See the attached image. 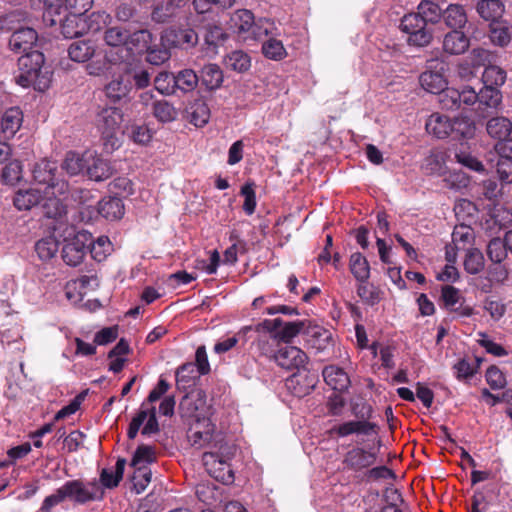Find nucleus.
Here are the masks:
<instances>
[{
	"instance_id": "f257e3e1",
	"label": "nucleus",
	"mask_w": 512,
	"mask_h": 512,
	"mask_svg": "<svg viewBox=\"0 0 512 512\" xmlns=\"http://www.w3.org/2000/svg\"><path fill=\"white\" fill-rule=\"evenodd\" d=\"M44 61L43 53L37 50L22 55L18 59L17 84L24 88L32 86L42 92L47 90L51 83L52 72L48 67H44Z\"/></svg>"
},
{
	"instance_id": "f03ea898",
	"label": "nucleus",
	"mask_w": 512,
	"mask_h": 512,
	"mask_svg": "<svg viewBox=\"0 0 512 512\" xmlns=\"http://www.w3.org/2000/svg\"><path fill=\"white\" fill-rule=\"evenodd\" d=\"M13 204L19 211H28L41 205L45 217L60 220L66 214V207L58 197L46 194L41 188L19 189L13 198Z\"/></svg>"
},
{
	"instance_id": "7ed1b4c3",
	"label": "nucleus",
	"mask_w": 512,
	"mask_h": 512,
	"mask_svg": "<svg viewBox=\"0 0 512 512\" xmlns=\"http://www.w3.org/2000/svg\"><path fill=\"white\" fill-rule=\"evenodd\" d=\"M62 224L55 227L54 231L63 238L62 258L69 266H77L84 260L91 244V233L81 230L76 231L74 226Z\"/></svg>"
},
{
	"instance_id": "20e7f679",
	"label": "nucleus",
	"mask_w": 512,
	"mask_h": 512,
	"mask_svg": "<svg viewBox=\"0 0 512 512\" xmlns=\"http://www.w3.org/2000/svg\"><path fill=\"white\" fill-rule=\"evenodd\" d=\"M235 452V446L227 443L221 444L217 450L205 452L202 461L209 475L223 484L233 483L234 472L230 461Z\"/></svg>"
},
{
	"instance_id": "39448f33",
	"label": "nucleus",
	"mask_w": 512,
	"mask_h": 512,
	"mask_svg": "<svg viewBox=\"0 0 512 512\" xmlns=\"http://www.w3.org/2000/svg\"><path fill=\"white\" fill-rule=\"evenodd\" d=\"M180 410L183 416L194 419L188 432L192 445L203 447L209 443L214 432V425L209 418L201 416L196 402L192 398L185 396L180 402Z\"/></svg>"
},
{
	"instance_id": "423d86ee",
	"label": "nucleus",
	"mask_w": 512,
	"mask_h": 512,
	"mask_svg": "<svg viewBox=\"0 0 512 512\" xmlns=\"http://www.w3.org/2000/svg\"><path fill=\"white\" fill-rule=\"evenodd\" d=\"M93 0H30L33 9L43 11V21L49 25L57 24V16L68 11L69 14L85 15Z\"/></svg>"
},
{
	"instance_id": "0eeeda50",
	"label": "nucleus",
	"mask_w": 512,
	"mask_h": 512,
	"mask_svg": "<svg viewBox=\"0 0 512 512\" xmlns=\"http://www.w3.org/2000/svg\"><path fill=\"white\" fill-rule=\"evenodd\" d=\"M98 46L95 41L81 39L73 41L68 49L70 60L76 63H87L86 72L90 76H101L108 69V58L94 59L97 55Z\"/></svg>"
},
{
	"instance_id": "6e6552de",
	"label": "nucleus",
	"mask_w": 512,
	"mask_h": 512,
	"mask_svg": "<svg viewBox=\"0 0 512 512\" xmlns=\"http://www.w3.org/2000/svg\"><path fill=\"white\" fill-rule=\"evenodd\" d=\"M56 162L42 159L32 168V177L36 185L43 186V191L52 197L65 196L69 192V184L57 175Z\"/></svg>"
},
{
	"instance_id": "1a4fd4ad",
	"label": "nucleus",
	"mask_w": 512,
	"mask_h": 512,
	"mask_svg": "<svg viewBox=\"0 0 512 512\" xmlns=\"http://www.w3.org/2000/svg\"><path fill=\"white\" fill-rule=\"evenodd\" d=\"M79 199L83 205L81 214H87V220L93 219L100 214L107 220H118L124 215L125 208L123 201L118 197L103 199L102 201H94V197L89 190L79 191Z\"/></svg>"
},
{
	"instance_id": "9d476101",
	"label": "nucleus",
	"mask_w": 512,
	"mask_h": 512,
	"mask_svg": "<svg viewBox=\"0 0 512 512\" xmlns=\"http://www.w3.org/2000/svg\"><path fill=\"white\" fill-rule=\"evenodd\" d=\"M57 23H60L61 33L65 38L79 37L89 31L96 32L101 27L100 24H106L110 15L106 12L92 13L88 18L85 15L67 14L64 19L57 16Z\"/></svg>"
},
{
	"instance_id": "9b49d317",
	"label": "nucleus",
	"mask_w": 512,
	"mask_h": 512,
	"mask_svg": "<svg viewBox=\"0 0 512 512\" xmlns=\"http://www.w3.org/2000/svg\"><path fill=\"white\" fill-rule=\"evenodd\" d=\"M123 121V113L117 107H104L97 115V125L102 134L106 137L104 149L106 152H112L119 148L120 141L115 137L116 131L120 128Z\"/></svg>"
},
{
	"instance_id": "f8f14e48",
	"label": "nucleus",
	"mask_w": 512,
	"mask_h": 512,
	"mask_svg": "<svg viewBox=\"0 0 512 512\" xmlns=\"http://www.w3.org/2000/svg\"><path fill=\"white\" fill-rule=\"evenodd\" d=\"M61 488L65 499L77 504L100 500L103 497V489L96 480L89 482L70 480L65 482Z\"/></svg>"
},
{
	"instance_id": "ddd939ff",
	"label": "nucleus",
	"mask_w": 512,
	"mask_h": 512,
	"mask_svg": "<svg viewBox=\"0 0 512 512\" xmlns=\"http://www.w3.org/2000/svg\"><path fill=\"white\" fill-rule=\"evenodd\" d=\"M427 23L417 13L405 15L400 22V29L408 35V42L412 45L423 47L432 40V32L427 29Z\"/></svg>"
},
{
	"instance_id": "4468645a",
	"label": "nucleus",
	"mask_w": 512,
	"mask_h": 512,
	"mask_svg": "<svg viewBox=\"0 0 512 512\" xmlns=\"http://www.w3.org/2000/svg\"><path fill=\"white\" fill-rule=\"evenodd\" d=\"M447 68L442 61L433 60L429 63L428 70L420 75V84L429 93L438 94L447 87L445 75Z\"/></svg>"
},
{
	"instance_id": "2eb2a0df",
	"label": "nucleus",
	"mask_w": 512,
	"mask_h": 512,
	"mask_svg": "<svg viewBox=\"0 0 512 512\" xmlns=\"http://www.w3.org/2000/svg\"><path fill=\"white\" fill-rule=\"evenodd\" d=\"M198 42L197 33L191 28H169L161 34V45L169 48L189 49Z\"/></svg>"
},
{
	"instance_id": "dca6fc26",
	"label": "nucleus",
	"mask_w": 512,
	"mask_h": 512,
	"mask_svg": "<svg viewBox=\"0 0 512 512\" xmlns=\"http://www.w3.org/2000/svg\"><path fill=\"white\" fill-rule=\"evenodd\" d=\"M303 335L308 348L322 353L332 346V333L324 327L308 322Z\"/></svg>"
},
{
	"instance_id": "f3484780",
	"label": "nucleus",
	"mask_w": 512,
	"mask_h": 512,
	"mask_svg": "<svg viewBox=\"0 0 512 512\" xmlns=\"http://www.w3.org/2000/svg\"><path fill=\"white\" fill-rule=\"evenodd\" d=\"M376 459L375 452L354 447L344 455L342 464L346 470L360 472L375 464Z\"/></svg>"
},
{
	"instance_id": "a211bd4d",
	"label": "nucleus",
	"mask_w": 512,
	"mask_h": 512,
	"mask_svg": "<svg viewBox=\"0 0 512 512\" xmlns=\"http://www.w3.org/2000/svg\"><path fill=\"white\" fill-rule=\"evenodd\" d=\"M23 112L19 107H9L0 113V137L10 140L20 130Z\"/></svg>"
},
{
	"instance_id": "6ab92c4d",
	"label": "nucleus",
	"mask_w": 512,
	"mask_h": 512,
	"mask_svg": "<svg viewBox=\"0 0 512 512\" xmlns=\"http://www.w3.org/2000/svg\"><path fill=\"white\" fill-rule=\"evenodd\" d=\"M275 361L284 369H300L306 365L308 357L296 346H285L277 351Z\"/></svg>"
},
{
	"instance_id": "aec40b11",
	"label": "nucleus",
	"mask_w": 512,
	"mask_h": 512,
	"mask_svg": "<svg viewBox=\"0 0 512 512\" xmlns=\"http://www.w3.org/2000/svg\"><path fill=\"white\" fill-rule=\"evenodd\" d=\"M377 426L366 420L362 421H348L339 425H335L329 429L330 436L337 435L338 437H346L351 434L367 435L376 434Z\"/></svg>"
},
{
	"instance_id": "412c9836",
	"label": "nucleus",
	"mask_w": 512,
	"mask_h": 512,
	"mask_svg": "<svg viewBox=\"0 0 512 512\" xmlns=\"http://www.w3.org/2000/svg\"><path fill=\"white\" fill-rule=\"evenodd\" d=\"M86 157L85 171L89 179L99 182L108 179L112 175L113 168L108 161L92 151H86Z\"/></svg>"
},
{
	"instance_id": "4be33fe9",
	"label": "nucleus",
	"mask_w": 512,
	"mask_h": 512,
	"mask_svg": "<svg viewBox=\"0 0 512 512\" xmlns=\"http://www.w3.org/2000/svg\"><path fill=\"white\" fill-rule=\"evenodd\" d=\"M38 40V34L33 28H20L12 33L9 46L16 53H29Z\"/></svg>"
},
{
	"instance_id": "5701e85b",
	"label": "nucleus",
	"mask_w": 512,
	"mask_h": 512,
	"mask_svg": "<svg viewBox=\"0 0 512 512\" xmlns=\"http://www.w3.org/2000/svg\"><path fill=\"white\" fill-rule=\"evenodd\" d=\"M254 23V15L250 10H236L230 17V28L241 39L247 41L248 32Z\"/></svg>"
},
{
	"instance_id": "b1692460",
	"label": "nucleus",
	"mask_w": 512,
	"mask_h": 512,
	"mask_svg": "<svg viewBox=\"0 0 512 512\" xmlns=\"http://www.w3.org/2000/svg\"><path fill=\"white\" fill-rule=\"evenodd\" d=\"M323 378L334 391L343 392L350 386V378L340 367L330 365L323 369Z\"/></svg>"
},
{
	"instance_id": "393cba45",
	"label": "nucleus",
	"mask_w": 512,
	"mask_h": 512,
	"mask_svg": "<svg viewBox=\"0 0 512 512\" xmlns=\"http://www.w3.org/2000/svg\"><path fill=\"white\" fill-rule=\"evenodd\" d=\"M128 38L129 40L126 48L128 54H143L149 49L153 42V35L147 29H140L133 33L129 32Z\"/></svg>"
},
{
	"instance_id": "a878e982",
	"label": "nucleus",
	"mask_w": 512,
	"mask_h": 512,
	"mask_svg": "<svg viewBox=\"0 0 512 512\" xmlns=\"http://www.w3.org/2000/svg\"><path fill=\"white\" fill-rule=\"evenodd\" d=\"M468 47L469 39L459 30H453L444 36L443 50L448 54H462L468 49Z\"/></svg>"
},
{
	"instance_id": "bb28decb",
	"label": "nucleus",
	"mask_w": 512,
	"mask_h": 512,
	"mask_svg": "<svg viewBox=\"0 0 512 512\" xmlns=\"http://www.w3.org/2000/svg\"><path fill=\"white\" fill-rule=\"evenodd\" d=\"M425 127L429 134H432L439 139L448 137L451 135V131L453 130L452 122L449 118L438 113L432 114L428 118Z\"/></svg>"
},
{
	"instance_id": "cd10ccee",
	"label": "nucleus",
	"mask_w": 512,
	"mask_h": 512,
	"mask_svg": "<svg viewBox=\"0 0 512 512\" xmlns=\"http://www.w3.org/2000/svg\"><path fill=\"white\" fill-rule=\"evenodd\" d=\"M268 36H280V30L275 22L267 18L254 19L247 40H260Z\"/></svg>"
},
{
	"instance_id": "c85d7f7f",
	"label": "nucleus",
	"mask_w": 512,
	"mask_h": 512,
	"mask_svg": "<svg viewBox=\"0 0 512 512\" xmlns=\"http://www.w3.org/2000/svg\"><path fill=\"white\" fill-rule=\"evenodd\" d=\"M131 87L129 79H125L123 75H120L105 86V95L111 101L119 102L129 95Z\"/></svg>"
},
{
	"instance_id": "c756f323",
	"label": "nucleus",
	"mask_w": 512,
	"mask_h": 512,
	"mask_svg": "<svg viewBox=\"0 0 512 512\" xmlns=\"http://www.w3.org/2000/svg\"><path fill=\"white\" fill-rule=\"evenodd\" d=\"M445 24L453 30H458L467 22V15L464 7L460 4H450L442 14Z\"/></svg>"
},
{
	"instance_id": "7c9ffc66",
	"label": "nucleus",
	"mask_w": 512,
	"mask_h": 512,
	"mask_svg": "<svg viewBox=\"0 0 512 512\" xmlns=\"http://www.w3.org/2000/svg\"><path fill=\"white\" fill-rule=\"evenodd\" d=\"M125 465L126 460L120 458L117 460L114 469H103L100 474V486L102 485L105 488H114L118 486L123 477Z\"/></svg>"
},
{
	"instance_id": "2f4dec72",
	"label": "nucleus",
	"mask_w": 512,
	"mask_h": 512,
	"mask_svg": "<svg viewBox=\"0 0 512 512\" xmlns=\"http://www.w3.org/2000/svg\"><path fill=\"white\" fill-rule=\"evenodd\" d=\"M349 268L352 275L359 282H367L370 277V266L367 259L359 252L350 256Z\"/></svg>"
},
{
	"instance_id": "473e14b6",
	"label": "nucleus",
	"mask_w": 512,
	"mask_h": 512,
	"mask_svg": "<svg viewBox=\"0 0 512 512\" xmlns=\"http://www.w3.org/2000/svg\"><path fill=\"white\" fill-rule=\"evenodd\" d=\"M512 223V212L502 206L495 205L490 211L489 219L486 220V224L489 229L497 227L498 230L507 227Z\"/></svg>"
},
{
	"instance_id": "72a5a7b5",
	"label": "nucleus",
	"mask_w": 512,
	"mask_h": 512,
	"mask_svg": "<svg viewBox=\"0 0 512 512\" xmlns=\"http://www.w3.org/2000/svg\"><path fill=\"white\" fill-rule=\"evenodd\" d=\"M200 80L207 89H217L223 82L222 70L216 64H207L201 70Z\"/></svg>"
},
{
	"instance_id": "f704fd0d",
	"label": "nucleus",
	"mask_w": 512,
	"mask_h": 512,
	"mask_svg": "<svg viewBox=\"0 0 512 512\" xmlns=\"http://www.w3.org/2000/svg\"><path fill=\"white\" fill-rule=\"evenodd\" d=\"M486 129L491 137L502 140L510 135L512 123L506 117H495L487 122Z\"/></svg>"
},
{
	"instance_id": "c9c22d12",
	"label": "nucleus",
	"mask_w": 512,
	"mask_h": 512,
	"mask_svg": "<svg viewBox=\"0 0 512 512\" xmlns=\"http://www.w3.org/2000/svg\"><path fill=\"white\" fill-rule=\"evenodd\" d=\"M87 157L86 152L78 154L68 152L63 161L62 168L71 176L78 175L86 170Z\"/></svg>"
},
{
	"instance_id": "e433bc0d",
	"label": "nucleus",
	"mask_w": 512,
	"mask_h": 512,
	"mask_svg": "<svg viewBox=\"0 0 512 512\" xmlns=\"http://www.w3.org/2000/svg\"><path fill=\"white\" fill-rule=\"evenodd\" d=\"M59 242L56 236H47L35 244V251L42 261L52 259L58 252Z\"/></svg>"
},
{
	"instance_id": "4c0bfd02",
	"label": "nucleus",
	"mask_w": 512,
	"mask_h": 512,
	"mask_svg": "<svg viewBox=\"0 0 512 512\" xmlns=\"http://www.w3.org/2000/svg\"><path fill=\"white\" fill-rule=\"evenodd\" d=\"M129 31L119 26H112L105 30L103 39L106 45L110 47H125L129 40Z\"/></svg>"
},
{
	"instance_id": "58836bf2",
	"label": "nucleus",
	"mask_w": 512,
	"mask_h": 512,
	"mask_svg": "<svg viewBox=\"0 0 512 512\" xmlns=\"http://www.w3.org/2000/svg\"><path fill=\"white\" fill-rule=\"evenodd\" d=\"M198 370L196 371V365L193 363H186L180 366L176 372V385L178 389H187L195 383V379L198 377Z\"/></svg>"
},
{
	"instance_id": "ea45409f",
	"label": "nucleus",
	"mask_w": 512,
	"mask_h": 512,
	"mask_svg": "<svg viewBox=\"0 0 512 512\" xmlns=\"http://www.w3.org/2000/svg\"><path fill=\"white\" fill-rule=\"evenodd\" d=\"M503 9V4L499 0H481L477 4V12L487 21H494L499 18Z\"/></svg>"
},
{
	"instance_id": "a19ab883",
	"label": "nucleus",
	"mask_w": 512,
	"mask_h": 512,
	"mask_svg": "<svg viewBox=\"0 0 512 512\" xmlns=\"http://www.w3.org/2000/svg\"><path fill=\"white\" fill-rule=\"evenodd\" d=\"M175 88L184 92L193 91L199 82L198 75L192 69H184L174 75Z\"/></svg>"
},
{
	"instance_id": "79ce46f5",
	"label": "nucleus",
	"mask_w": 512,
	"mask_h": 512,
	"mask_svg": "<svg viewBox=\"0 0 512 512\" xmlns=\"http://www.w3.org/2000/svg\"><path fill=\"white\" fill-rule=\"evenodd\" d=\"M190 122L194 124L196 127L205 126L210 119V109L208 105L202 101H195L190 106Z\"/></svg>"
},
{
	"instance_id": "37998d69",
	"label": "nucleus",
	"mask_w": 512,
	"mask_h": 512,
	"mask_svg": "<svg viewBox=\"0 0 512 512\" xmlns=\"http://www.w3.org/2000/svg\"><path fill=\"white\" fill-rule=\"evenodd\" d=\"M451 134L455 138L470 139L475 134V124L468 117H457L452 122Z\"/></svg>"
},
{
	"instance_id": "c03bdc74",
	"label": "nucleus",
	"mask_w": 512,
	"mask_h": 512,
	"mask_svg": "<svg viewBox=\"0 0 512 512\" xmlns=\"http://www.w3.org/2000/svg\"><path fill=\"white\" fill-rule=\"evenodd\" d=\"M153 115L158 121L168 123L177 118L178 112L168 101L160 100L153 103Z\"/></svg>"
},
{
	"instance_id": "a18cd8bd",
	"label": "nucleus",
	"mask_w": 512,
	"mask_h": 512,
	"mask_svg": "<svg viewBox=\"0 0 512 512\" xmlns=\"http://www.w3.org/2000/svg\"><path fill=\"white\" fill-rule=\"evenodd\" d=\"M485 259L479 249H468L465 260L464 268L469 274H478L484 269Z\"/></svg>"
},
{
	"instance_id": "49530a36",
	"label": "nucleus",
	"mask_w": 512,
	"mask_h": 512,
	"mask_svg": "<svg viewBox=\"0 0 512 512\" xmlns=\"http://www.w3.org/2000/svg\"><path fill=\"white\" fill-rule=\"evenodd\" d=\"M474 240L473 229L466 225H459L452 233V244L457 250H463Z\"/></svg>"
},
{
	"instance_id": "de8ad7c7",
	"label": "nucleus",
	"mask_w": 512,
	"mask_h": 512,
	"mask_svg": "<svg viewBox=\"0 0 512 512\" xmlns=\"http://www.w3.org/2000/svg\"><path fill=\"white\" fill-rule=\"evenodd\" d=\"M276 36H270L262 45V52L265 57L278 61L286 57L287 52L284 48L282 41L275 38Z\"/></svg>"
},
{
	"instance_id": "09e8293b",
	"label": "nucleus",
	"mask_w": 512,
	"mask_h": 512,
	"mask_svg": "<svg viewBox=\"0 0 512 512\" xmlns=\"http://www.w3.org/2000/svg\"><path fill=\"white\" fill-rule=\"evenodd\" d=\"M418 15H420L426 23H437L441 17L443 12L440 7L429 0H423L418 5Z\"/></svg>"
},
{
	"instance_id": "8fccbe9b",
	"label": "nucleus",
	"mask_w": 512,
	"mask_h": 512,
	"mask_svg": "<svg viewBox=\"0 0 512 512\" xmlns=\"http://www.w3.org/2000/svg\"><path fill=\"white\" fill-rule=\"evenodd\" d=\"M225 64L229 69L245 72L250 67V57L243 51L236 50L226 56Z\"/></svg>"
},
{
	"instance_id": "3c124183",
	"label": "nucleus",
	"mask_w": 512,
	"mask_h": 512,
	"mask_svg": "<svg viewBox=\"0 0 512 512\" xmlns=\"http://www.w3.org/2000/svg\"><path fill=\"white\" fill-rule=\"evenodd\" d=\"M506 80V72L498 66H488L485 68L482 81L484 86L487 87H499L504 84Z\"/></svg>"
},
{
	"instance_id": "603ef678",
	"label": "nucleus",
	"mask_w": 512,
	"mask_h": 512,
	"mask_svg": "<svg viewBox=\"0 0 512 512\" xmlns=\"http://www.w3.org/2000/svg\"><path fill=\"white\" fill-rule=\"evenodd\" d=\"M1 343L11 351L23 350L21 330L18 327L5 330L1 336Z\"/></svg>"
},
{
	"instance_id": "864d4df0",
	"label": "nucleus",
	"mask_w": 512,
	"mask_h": 512,
	"mask_svg": "<svg viewBox=\"0 0 512 512\" xmlns=\"http://www.w3.org/2000/svg\"><path fill=\"white\" fill-rule=\"evenodd\" d=\"M111 242L108 237L100 236L96 241L91 237L90 253L98 262L103 261L111 252Z\"/></svg>"
},
{
	"instance_id": "5fc2aeb1",
	"label": "nucleus",
	"mask_w": 512,
	"mask_h": 512,
	"mask_svg": "<svg viewBox=\"0 0 512 512\" xmlns=\"http://www.w3.org/2000/svg\"><path fill=\"white\" fill-rule=\"evenodd\" d=\"M501 93L495 87L484 88L478 93V102L488 108H497L501 103Z\"/></svg>"
},
{
	"instance_id": "6e6d98bb",
	"label": "nucleus",
	"mask_w": 512,
	"mask_h": 512,
	"mask_svg": "<svg viewBox=\"0 0 512 512\" xmlns=\"http://www.w3.org/2000/svg\"><path fill=\"white\" fill-rule=\"evenodd\" d=\"M22 165L18 160L9 162L2 171V180L7 185H15L22 179Z\"/></svg>"
},
{
	"instance_id": "4d7b16f0",
	"label": "nucleus",
	"mask_w": 512,
	"mask_h": 512,
	"mask_svg": "<svg viewBox=\"0 0 512 512\" xmlns=\"http://www.w3.org/2000/svg\"><path fill=\"white\" fill-rule=\"evenodd\" d=\"M308 322L298 321V322H286L282 329L277 332L276 337L284 342H289L295 336H297L300 332H304Z\"/></svg>"
},
{
	"instance_id": "13d9d810",
	"label": "nucleus",
	"mask_w": 512,
	"mask_h": 512,
	"mask_svg": "<svg viewBox=\"0 0 512 512\" xmlns=\"http://www.w3.org/2000/svg\"><path fill=\"white\" fill-rule=\"evenodd\" d=\"M145 53L147 54L146 61L155 66L165 63L171 57L169 47L165 46L159 48L151 44L149 49L146 50Z\"/></svg>"
},
{
	"instance_id": "bf43d9fd",
	"label": "nucleus",
	"mask_w": 512,
	"mask_h": 512,
	"mask_svg": "<svg viewBox=\"0 0 512 512\" xmlns=\"http://www.w3.org/2000/svg\"><path fill=\"white\" fill-rule=\"evenodd\" d=\"M154 86L161 94H172L175 90L174 74L169 72H160L154 79Z\"/></svg>"
},
{
	"instance_id": "052dcab7",
	"label": "nucleus",
	"mask_w": 512,
	"mask_h": 512,
	"mask_svg": "<svg viewBox=\"0 0 512 512\" xmlns=\"http://www.w3.org/2000/svg\"><path fill=\"white\" fill-rule=\"evenodd\" d=\"M130 139L139 145H147L153 137V133L146 125H132L129 128Z\"/></svg>"
},
{
	"instance_id": "680f3d73",
	"label": "nucleus",
	"mask_w": 512,
	"mask_h": 512,
	"mask_svg": "<svg viewBox=\"0 0 512 512\" xmlns=\"http://www.w3.org/2000/svg\"><path fill=\"white\" fill-rule=\"evenodd\" d=\"M439 94H440L439 102L444 109L457 110L460 108V104H459L460 94H459L458 89L445 88Z\"/></svg>"
},
{
	"instance_id": "e2e57ef3",
	"label": "nucleus",
	"mask_w": 512,
	"mask_h": 512,
	"mask_svg": "<svg viewBox=\"0 0 512 512\" xmlns=\"http://www.w3.org/2000/svg\"><path fill=\"white\" fill-rule=\"evenodd\" d=\"M487 254L492 262L501 263L507 257V248L501 239L494 238L488 244Z\"/></svg>"
},
{
	"instance_id": "0e129e2a",
	"label": "nucleus",
	"mask_w": 512,
	"mask_h": 512,
	"mask_svg": "<svg viewBox=\"0 0 512 512\" xmlns=\"http://www.w3.org/2000/svg\"><path fill=\"white\" fill-rule=\"evenodd\" d=\"M133 483L137 493H141L146 489L151 481L152 473L147 466L134 467Z\"/></svg>"
},
{
	"instance_id": "69168bd1",
	"label": "nucleus",
	"mask_w": 512,
	"mask_h": 512,
	"mask_svg": "<svg viewBox=\"0 0 512 512\" xmlns=\"http://www.w3.org/2000/svg\"><path fill=\"white\" fill-rule=\"evenodd\" d=\"M155 460V451L150 446H140L136 450L134 457L132 459L131 465L133 467L137 466H147V464L152 463Z\"/></svg>"
},
{
	"instance_id": "338daca9",
	"label": "nucleus",
	"mask_w": 512,
	"mask_h": 512,
	"mask_svg": "<svg viewBox=\"0 0 512 512\" xmlns=\"http://www.w3.org/2000/svg\"><path fill=\"white\" fill-rule=\"evenodd\" d=\"M486 381L494 390L502 389L506 386L507 381L503 372L496 366H491L486 371Z\"/></svg>"
},
{
	"instance_id": "774afa93",
	"label": "nucleus",
	"mask_w": 512,
	"mask_h": 512,
	"mask_svg": "<svg viewBox=\"0 0 512 512\" xmlns=\"http://www.w3.org/2000/svg\"><path fill=\"white\" fill-rule=\"evenodd\" d=\"M254 185L247 183L241 188V195L244 197L243 210L247 215H252L256 208V195Z\"/></svg>"
}]
</instances>
